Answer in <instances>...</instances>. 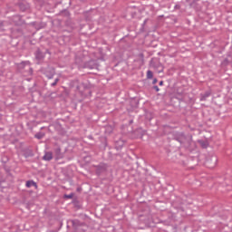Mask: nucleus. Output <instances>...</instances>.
I'll return each mask as SVG.
<instances>
[{
	"label": "nucleus",
	"mask_w": 232,
	"mask_h": 232,
	"mask_svg": "<svg viewBox=\"0 0 232 232\" xmlns=\"http://www.w3.org/2000/svg\"><path fill=\"white\" fill-rule=\"evenodd\" d=\"M153 26V20L151 18H146L141 24L140 30H148Z\"/></svg>",
	"instance_id": "f257e3e1"
},
{
	"label": "nucleus",
	"mask_w": 232,
	"mask_h": 232,
	"mask_svg": "<svg viewBox=\"0 0 232 232\" xmlns=\"http://www.w3.org/2000/svg\"><path fill=\"white\" fill-rule=\"evenodd\" d=\"M32 24L35 30H43L46 28V23L44 22H33Z\"/></svg>",
	"instance_id": "f03ea898"
},
{
	"label": "nucleus",
	"mask_w": 232,
	"mask_h": 232,
	"mask_svg": "<svg viewBox=\"0 0 232 232\" xmlns=\"http://www.w3.org/2000/svg\"><path fill=\"white\" fill-rule=\"evenodd\" d=\"M17 6L20 8L21 12H26V10H30V4L26 2H19Z\"/></svg>",
	"instance_id": "7ed1b4c3"
},
{
	"label": "nucleus",
	"mask_w": 232,
	"mask_h": 232,
	"mask_svg": "<svg viewBox=\"0 0 232 232\" xmlns=\"http://www.w3.org/2000/svg\"><path fill=\"white\" fill-rule=\"evenodd\" d=\"M35 57L37 61H43L44 59V53H43L41 51L36 52Z\"/></svg>",
	"instance_id": "20e7f679"
},
{
	"label": "nucleus",
	"mask_w": 232,
	"mask_h": 232,
	"mask_svg": "<svg viewBox=\"0 0 232 232\" xmlns=\"http://www.w3.org/2000/svg\"><path fill=\"white\" fill-rule=\"evenodd\" d=\"M52 159H53L52 152H46L44 156V160H52Z\"/></svg>",
	"instance_id": "39448f33"
},
{
	"label": "nucleus",
	"mask_w": 232,
	"mask_h": 232,
	"mask_svg": "<svg viewBox=\"0 0 232 232\" xmlns=\"http://www.w3.org/2000/svg\"><path fill=\"white\" fill-rule=\"evenodd\" d=\"M60 15H63V17H70V11H68V9H63L60 12Z\"/></svg>",
	"instance_id": "423d86ee"
},
{
	"label": "nucleus",
	"mask_w": 232,
	"mask_h": 232,
	"mask_svg": "<svg viewBox=\"0 0 232 232\" xmlns=\"http://www.w3.org/2000/svg\"><path fill=\"white\" fill-rule=\"evenodd\" d=\"M25 186L26 188H32V186H35V188H37V184L34 181H27Z\"/></svg>",
	"instance_id": "0eeeda50"
},
{
	"label": "nucleus",
	"mask_w": 232,
	"mask_h": 232,
	"mask_svg": "<svg viewBox=\"0 0 232 232\" xmlns=\"http://www.w3.org/2000/svg\"><path fill=\"white\" fill-rule=\"evenodd\" d=\"M147 79H153V72L151 71L147 72Z\"/></svg>",
	"instance_id": "6e6552de"
},
{
	"label": "nucleus",
	"mask_w": 232,
	"mask_h": 232,
	"mask_svg": "<svg viewBox=\"0 0 232 232\" xmlns=\"http://www.w3.org/2000/svg\"><path fill=\"white\" fill-rule=\"evenodd\" d=\"M43 137H44V133H43V132L35 134L36 139H43Z\"/></svg>",
	"instance_id": "1a4fd4ad"
},
{
	"label": "nucleus",
	"mask_w": 232,
	"mask_h": 232,
	"mask_svg": "<svg viewBox=\"0 0 232 232\" xmlns=\"http://www.w3.org/2000/svg\"><path fill=\"white\" fill-rule=\"evenodd\" d=\"M5 24H6V22L0 21V30L5 26Z\"/></svg>",
	"instance_id": "9d476101"
},
{
	"label": "nucleus",
	"mask_w": 232,
	"mask_h": 232,
	"mask_svg": "<svg viewBox=\"0 0 232 232\" xmlns=\"http://www.w3.org/2000/svg\"><path fill=\"white\" fill-rule=\"evenodd\" d=\"M174 8H175L176 10H180V5H176L174 6Z\"/></svg>",
	"instance_id": "9b49d317"
},
{
	"label": "nucleus",
	"mask_w": 232,
	"mask_h": 232,
	"mask_svg": "<svg viewBox=\"0 0 232 232\" xmlns=\"http://www.w3.org/2000/svg\"><path fill=\"white\" fill-rule=\"evenodd\" d=\"M57 82H59V79H56L55 82L53 83H52V86H55V84H57Z\"/></svg>",
	"instance_id": "f8f14e48"
},
{
	"label": "nucleus",
	"mask_w": 232,
	"mask_h": 232,
	"mask_svg": "<svg viewBox=\"0 0 232 232\" xmlns=\"http://www.w3.org/2000/svg\"><path fill=\"white\" fill-rule=\"evenodd\" d=\"M154 89L156 90V92H160V89H159L158 86H154Z\"/></svg>",
	"instance_id": "ddd939ff"
},
{
	"label": "nucleus",
	"mask_w": 232,
	"mask_h": 232,
	"mask_svg": "<svg viewBox=\"0 0 232 232\" xmlns=\"http://www.w3.org/2000/svg\"><path fill=\"white\" fill-rule=\"evenodd\" d=\"M153 84H157V79L153 80Z\"/></svg>",
	"instance_id": "4468645a"
},
{
	"label": "nucleus",
	"mask_w": 232,
	"mask_h": 232,
	"mask_svg": "<svg viewBox=\"0 0 232 232\" xmlns=\"http://www.w3.org/2000/svg\"><path fill=\"white\" fill-rule=\"evenodd\" d=\"M164 84V82H160V86H162Z\"/></svg>",
	"instance_id": "2eb2a0df"
},
{
	"label": "nucleus",
	"mask_w": 232,
	"mask_h": 232,
	"mask_svg": "<svg viewBox=\"0 0 232 232\" xmlns=\"http://www.w3.org/2000/svg\"><path fill=\"white\" fill-rule=\"evenodd\" d=\"M137 15V13H132V17H135Z\"/></svg>",
	"instance_id": "dca6fc26"
},
{
	"label": "nucleus",
	"mask_w": 232,
	"mask_h": 232,
	"mask_svg": "<svg viewBox=\"0 0 232 232\" xmlns=\"http://www.w3.org/2000/svg\"><path fill=\"white\" fill-rule=\"evenodd\" d=\"M72 195H69L67 196V198H72Z\"/></svg>",
	"instance_id": "f3484780"
},
{
	"label": "nucleus",
	"mask_w": 232,
	"mask_h": 232,
	"mask_svg": "<svg viewBox=\"0 0 232 232\" xmlns=\"http://www.w3.org/2000/svg\"><path fill=\"white\" fill-rule=\"evenodd\" d=\"M209 95H210V93L208 92V93L206 94V97H209Z\"/></svg>",
	"instance_id": "a211bd4d"
},
{
	"label": "nucleus",
	"mask_w": 232,
	"mask_h": 232,
	"mask_svg": "<svg viewBox=\"0 0 232 232\" xmlns=\"http://www.w3.org/2000/svg\"><path fill=\"white\" fill-rule=\"evenodd\" d=\"M53 75L50 76L49 79H53Z\"/></svg>",
	"instance_id": "6ab92c4d"
},
{
	"label": "nucleus",
	"mask_w": 232,
	"mask_h": 232,
	"mask_svg": "<svg viewBox=\"0 0 232 232\" xmlns=\"http://www.w3.org/2000/svg\"><path fill=\"white\" fill-rule=\"evenodd\" d=\"M160 17H164V15H160Z\"/></svg>",
	"instance_id": "aec40b11"
}]
</instances>
